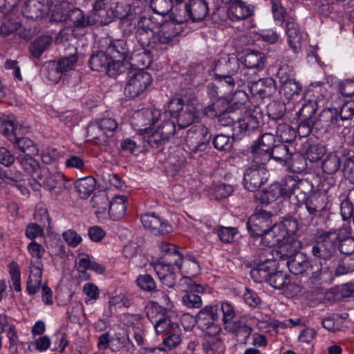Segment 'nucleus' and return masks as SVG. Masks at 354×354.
Here are the masks:
<instances>
[{"mask_svg": "<svg viewBox=\"0 0 354 354\" xmlns=\"http://www.w3.org/2000/svg\"><path fill=\"white\" fill-rule=\"evenodd\" d=\"M124 73H127L124 94L129 98L138 97L152 83L151 74L144 68L136 67V64L128 63Z\"/></svg>", "mask_w": 354, "mask_h": 354, "instance_id": "1", "label": "nucleus"}, {"mask_svg": "<svg viewBox=\"0 0 354 354\" xmlns=\"http://www.w3.org/2000/svg\"><path fill=\"white\" fill-rule=\"evenodd\" d=\"M90 68L93 71L104 72L110 77H116L126 71L128 63L113 61L107 51H97L91 55L88 60Z\"/></svg>", "mask_w": 354, "mask_h": 354, "instance_id": "2", "label": "nucleus"}, {"mask_svg": "<svg viewBox=\"0 0 354 354\" xmlns=\"http://www.w3.org/2000/svg\"><path fill=\"white\" fill-rule=\"evenodd\" d=\"M267 162L257 161L250 157V165L243 173V185L249 192H255L261 188L268 180Z\"/></svg>", "mask_w": 354, "mask_h": 354, "instance_id": "3", "label": "nucleus"}, {"mask_svg": "<svg viewBox=\"0 0 354 354\" xmlns=\"http://www.w3.org/2000/svg\"><path fill=\"white\" fill-rule=\"evenodd\" d=\"M285 197L292 203H303L313 189V184L306 179H296L291 176L284 178Z\"/></svg>", "mask_w": 354, "mask_h": 354, "instance_id": "4", "label": "nucleus"}, {"mask_svg": "<svg viewBox=\"0 0 354 354\" xmlns=\"http://www.w3.org/2000/svg\"><path fill=\"white\" fill-rule=\"evenodd\" d=\"M107 0H94L93 3L92 19L93 24L106 25L113 21L115 18H121L124 16L122 12V6L117 2L107 5Z\"/></svg>", "mask_w": 354, "mask_h": 354, "instance_id": "5", "label": "nucleus"}, {"mask_svg": "<svg viewBox=\"0 0 354 354\" xmlns=\"http://www.w3.org/2000/svg\"><path fill=\"white\" fill-rule=\"evenodd\" d=\"M212 135L204 125H196L189 129L186 135L185 142L192 152L204 151L209 142Z\"/></svg>", "mask_w": 354, "mask_h": 354, "instance_id": "6", "label": "nucleus"}, {"mask_svg": "<svg viewBox=\"0 0 354 354\" xmlns=\"http://www.w3.org/2000/svg\"><path fill=\"white\" fill-rule=\"evenodd\" d=\"M261 120L262 115L256 111L246 113L242 118H239L232 129L233 137L241 140L250 136L259 129Z\"/></svg>", "mask_w": 354, "mask_h": 354, "instance_id": "7", "label": "nucleus"}, {"mask_svg": "<svg viewBox=\"0 0 354 354\" xmlns=\"http://www.w3.org/2000/svg\"><path fill=\"white\" fill-rule=\"evenodd\" d=\"M339 115V111L335 108L323 109L315 120L317 136H322L335 128L339 127L342 124Z\"/></svg>", "mask_w": 354, "mask_h": 354, "instance_id": "8", "label": "nucleus"}, {"mask_svg": "<svg viewBox=\"0 0 354 354\" xmlns=\"http://www.w3.org/2000/svg\"><path fill=\"white\" fill-rule=\"evenodd\" d=\"M249 82L245 84L251 94L261 98L271 97L277 90L276 82L272 77L260 78L254 71L250 72Z\"/></svg>", "mask_w": 354, "mask_h": 354, "instance_id": "9", "label": "nucleus"}, {"mask_svg": "<svg viewBox=\"0 0 354 354\" xmlns=\"http://www.w3.org/2000/svg\"><path fill=\"white\" fill-rule=\"evenodd\" d=\"M275 136L272 133H263L250 147V156L257 161L269 162V153L275 146Z\"/></svg>", "mask_w": 354, "mask_h": 354, "instance_id": "10", "label": "nucleus"}, {"mask_svg": "<svg viewBox=\"0 0 354 354\" xmlns=\"http://www.w3.org/2000/svg\"><path fill=\"white\" fill-rule=\"evenodd\" d=\"M272 214L268 211L260 209L252 214L247 222V228L250 235L253 238L259 237V235L268 230L271 226Z\"/></svg>", "mask_w": 354, "mask_h": 354, "instance_id": "11", "label": "nucleus"}, {"mask_svg": "<svg viewBox=\"0 0 354 354\" xmlns=\"http://www.w3.org/2000/svg\"><path fill=\"white\" fill-rule=\"evenodd\" d=\"M250 72L252 71L243 68L239 59L234 55L221 57L215 63L214 74L240 75Z\"/></svg>", "mask_w": 354, "mask_h": 354, "instance_id": "12", "label": "nucleus"}, {"mask_svg": "<svg viewBox=\"0 0 354 354\" xmlns=\"http://www.w3.org/2000/svg\"><path fill=\"white\" fill-rule=\"evenodd\" d=\"M140 220L143 227L155 235H165L172 231V226L154 213L145 214L141 216Z\"/></svg>", "mask_w": 354, "mask_h": 354, "instance_id": "13", "label": "nucleus"}, {"mask_svg": "<svg viewBox=\"0 0 354 354\" xmlns=\"http://www.w3.org/2000/svg\"><path fill=\"white\" fill-rule=\"evenodd\" d=\"M182 23V19L166 21L162 23L154 39H157V42L160 44H169L183 32Z\"/></svg>", "mask_w": 354, "mask_h": 354, "instance_id": "14", "label": "nucleus"}, {"mask_svg": "<svg viewBox=\"0 0 354 354\" xmlns=\"http://www.w3.org/2000/svg\"><path fill=\"white\" fill-rule=\"evenodd\" d=\"M279 249L274 250L275 260L287 261L300 254L299 250L301 248V243L294 237L290 236L287 240L279 244Z\"/></svg>", "mask_w": 354, "mask_h": 354, "instance_id": "15", "label": "nucleus"}, {"mask_svg": "<svg viewBox=\"0 0 354 354\" xmlns=\"http://www.w3.org/2000/svg\"><path fill=\"white\" fill-rule=\"evenodd\" d=\"M21 135L10 136L16 156L37 155L39 152L37 145L29 138L21 136Z\"/></svg>", "mask_w": 354, "mask_h": 354, "instance_id": "16", "label": "nucleus"}, {"mask_svg": "<svg viewBox=\"0 0 354 354\" xmlns=\"http://www.w3.org/2000/svg\"><path fill=\"white\" fill-rule=\"evenodd\" d=\"M285 31L288 37V42L295 52L300 48L302 39V32L299 24L295 17H288L285 22Z\"/></svg>", "mask_w": 354, "mask_h": 354, "instance_id": "17", "label": "nucleus"}, {"mask_svg": "<svg viewBox=\"0 0 354 354\" xmlns=\"http://www.w3.org/2000/svg\"><path fill=\"white\" fill-rule=\"evenodd\" d=\"M303 203L305 204L306 210L317 216L326 207L327 195L326 191L318 189L315 192H312L308 196L307 200Z\"/></svg>", "mask_w": 354, "mask_h": 354, "instance_id": "18", "label": "nucleus"}, {"mask_svg": "<svg viewBox=\"0 0 354 354\" xmlns=\"http://www.w3.org/2000/svg\"><path fill=\"white\" fill-rule=\"evenodd\" d=\"M153 266L154 271L162 283L168 288H174L176 283L175 268L159 259Z\"/></svg>", "mask_w": 354, "mask_h": 354, "instance_id": "19", "label": "nucleus"}, {"mask_svg": "<svg viewBox=\"0 0 354 354\" xmlns=\"http://www.w3.org/2000/svg\"><path fill=\"white\" fill-rule=\"evenodd\" d=\"M267 283L276 289L286 287L288 290L292 289L295 294L300 291L299 286L290 283L288 274L282 270H270Z\"/></svg>", "mask_w": 354, "mask_h": 354, "instance_id": "20", "label": "nucleus"}, {"mask_svg": "<svg viewBox=\"0 0 354 354\" xmlns=\"http://www.w3.org/2000/svg\"><path fill=\"white\" fill-rule=\"evenodd\" d=\"M187 290L183 296V304L189 308H199L203 302L198 294L204 292V288L195 283H187Z\"/></svg>", "mask_w": 354, "mask_h": 354, "instance_id": "21", "label": "nucleus"}, {"mask_svg": "<svg viewBox=\"0 0 354 354\" xmlns=\"http://www.w3.org/2000/svg\"><path fill=\"white\" fill-rule=\"evenodd\" d=\"M43 264L40 261H32L30 274L26 283V290L29 295H33L40 288L42 277Z\"/></svg>", "mask_w": 354, "mask_h": 354, "instance_id": "22", "label": "nucleus"}, {"mask_svg": "<svg viewBox=\"0 0 354 354\" xmlns=\"http://www.w3.org/2000/svg\"><path fill=\"white\" fill-rule=\"evenodd\" d=\"M64 175L62 172H55L52 174L49 169L43 167L40 173L35 176V180L40 185L52 190L59 184H62L64 180Z\"/></svg>", "mask_w": 354, "mask_h": 354, "instance_id": "23", "label": "nucleus"}, {"mask_svg": "<svg viewBox=\"0 0 354 354\" xmlns=\"http://www.w3.org/2000/svg\"><path fill=\"white\" fill-rule=\"evenodd\" d=\"M250 76L249 73H243L240 75L214 74L215 80L218 81L219 86L225 85L231 91L245 86L247 82H249L250 80L251 81Z\"/></svg>", "mask_w": 354, "mask_h": 354, "instance_id": "24", "label": "nucleus"}, {"mask_svg": "<svg viewBox=\"0 0 354 354\" xmlns=\"http://www.w3.org/2000/svg\"><path fill=\"white\" fill-rule=\"evenodd\" d=\"M218 306H206L196 316V322L201 330H206L218 319Z\"/></svg>", "mask_w": 354, "mask_h": 354, "instance_id": "25", "label": "nucleus"}, {"mask_svg": "<svg viewBox=\"0 0 354 354\" xmlns=\"http://www.w3.org/2000/svg\"><path fill=\"white\" fill-rule=\"evenodd\" d=\"M224 328L234 334L237 341L241 343H246L252 330V328L247 324L243 318L227 323V325L224 326Z\"/></svg>", "mask_w": 354, "mask_h": 354, "instance_id": "26", "label": "nucleus"}, {"mask_svg": "<svg viewBox=\"0 0 354 354\" xmlns=\"http://www.w3.org/2000/svg\"><path fill=\"white\" fill-rule=\"evenodd\" d=\"M186 12L193 22L201 21L209 12L208 3L206 0H190Z\"/></svg>", "mask_w": 354, "mask_h": 354, "instance_id": "27", "label": "nucleus"}, {"mask_svg": "<svg viewBox=\"0 0 354 354\" xmlns=\"http://www.w3.org/2000/svg\"><path fill=\"white\" fill-rule=\"evenodd\" d=\"M106 50L113 61H118L120 63H129L125 61L129 53V50L125 40L115 39L111 41Z\"/></svg>", "mask_w": 354, "mask_h": 354, "instance_id": "28", "label": "nucleus"}, {"mask_svg": "<svg viewBox=\"0 0 354 354\" xmlns=\"http://www.w3.org/2000/svg\"><path fill=\"white\" fill-rule=\"evenodd\" d=\"M280 93L288 102H298L304 97L302 86L295 80L281 84Z\"/></svg>", "mask_w": 354, "mask_h": 354, "instance_id": "29", "label": "nucleus"}, {"mask_svg": "<svg viewBox=\"0 0 354 354\" xmlns=\"http://www.w3.org/2000/svg\"><path fill=\"white\" fill-rule=\"evenodd\" d=\"M68 24H72L76 28H84L93 24L94 20L91 16H86L79 8H73L68 11L64 19Z\"/></svg>", "mask_w": 354, "mask_h": 354, "instance_id": "30", "label": "nucleus"}, {"mask_svg": "<svg viewBox=\"0 0 354 354\" xmlns=\"http://www.w3.org/2000/svg\"><path fill=\"white\" fill-rule=\"evenodd\" d=\"M345 232L346 228H333L323 231L317 237L337 254V248H339L342 236Z\"/></svg>", "mask_w": 354, "mask_h": 354, "instance_id": "31", "label": "nucleus"}, {"mask_svg": "<svg viewBox=\"0 0 354 354\" xmlns=\"http://www.w3.org/2000/svg\"><path fill=\"white\" fill-rule=\"evenodd\" d=\"M155 36L153 32L136 29V38L145 50L143 55H139V57H141L140 61L142 62V57L145 56L146 52L149 53L151 50L158 49V42L157 39H154Z\"/></svg>", "mask_w": 354, "mask_h": 354, "instance_id": "32", "label": "nucleus"}, {"mask_svg": "<svg viewBox=\"0 0 354 354\" xmlns=\"http://www.w3.org/2000/svg\"><path fill=\"white\" fill-rule=\"evenodd\" d=\"M252 15V10L245 2L234 0L227 10V15L231 21L243 20Z\"/></svg>", "mask_w": 354, "mask_h": 354, "instance_id": "33", "label": "nucleus"}, {"mask_svg": "<svg viewBox=\"0 0 354 354\" xmlns=\"http://www.w3.org/2000/svg\"><path fill=\"white\" fill-rule=\"evenodd\" d=\"M46 5L39 0H27L22 9V13L27 19L37 20L44 16Z\"/></svg>", "mask_w": 354, "mask_h": 354, "instance_id": "34", "label": "nucleus"}, {"mask_svg": "<svg viewBox=\"0 0 354 354\" xmlns=\"http://www.w3.org/2000/svg\"><path fill=\"white\" fill-rule=\"evenodd\" d=\"M23 125L18 127L15 124V118L12 115L0 117V133L10 141L11 135L20 136L23 134Z\"/></svg>", "mask_w": 354, "mask_h": 354, "instance_id": "35", "label": "nucleus"}, {"mask_svg": "<svg viewBox=\"0 0 354 354\" xmlns=\"http://www.w3.org/2000/svg\"><path fill=\"white\" fill-rule=\"evenodd\" d=\"M266 56L263 53L257 50L248 51L244 57L243 68H247L252 71L253 69H262L266 65Z\"/></svg>", "mask_w": 354, "mask_h": 354, "instance_id": "36", "label": "nucleus"}, {"mask_svg": "<svg viewBox=\"0 0 354 354\" xmlns=\"http://www.w3.org/2000/svg\"><path fill=\"white\" fill-rule=\"evenodd\" d=\"M127 197L126 196H117L114 197L109 204V213L114 220L122 218L127 211Z\"/></svg>", "mask_w": 354, "mask_h": 354, "instance_id": "37", "label": "nucleus"}, {"mask_svg": "<svg viewBox=\"0 0 354 354\" xmlns=\"http://www.w3.org/2000/svg\"><path fill=\"white\" fill-rule=\"evenodd\" d=\"M311 263L306 257L301 253L295 256V258L288 259L286 262V265L291 273L297 275L306 274Z\"/></svg>", "mask_w": 354, "mask_h": 354, "instance_id": "38", "label": "nucleus"}, {"mask_svg": "<svg viewBox=\"0 0 354 354\" xmlns=\"http://www.w3.org/2000/svg\"><path fill=\"white\" fill-rule=\"evenodd\" d=\"M34 155L28 156H17L16 160L21 165V168L27 173L30 174L35 179V176L38 175L41 169H43L40 166L39 162L33 158Z\"/></svg>", "mask_w": 354, "mask_h": 354, "instance_id": "39", "label": "nucleus"}, {"mask_svg": "<svg viewBox=\"0 0 354 354\" xmlns=\"http://www.w3.org/2000/svg\"><path fill=\"white\" fill-rule=\"evenodd\" d=\"M180 264L182 266L178 267L179 271L181 273L189 274L188 277H185L184 279L185 281L189 280V283H192L190 277H195L199 272L198 263L195 260L192 255L187 254L183 257Z\"/></svg>", "mask_w": 354, "mask_h": 354, "instance_id": "40", "label": "nucleus"}, {"mask_svg": "<svg viewBox=\"0 0 354 354\" xmlns=\"http://www.w3.org/2000/svg\"><path fill=\"white\" fill-rule=\"evenodd\" d=\"M284 178L281 183H273L263 193L261 201L263 203L269 204L275 201L279 196L285 197Z\"/></svg>", "mask_w": 354, "mask_h": 354, "instance_id": "41", "label": "nucleus"}, {"mask_svg": "<svg viewBox=\"0 0 354 354\" xmlns=\"http://www.w3.org/2000/svg\"><path fill=\"white\" fill-rule=\"evenodd\" d=\"M292 151L290 147L284 143L275 145L269 153V160L272 158L278 162L286 165L291 157Z\"/></svg>", "mask_w": 354, "mask_h": 354, "instance_id": "42", "label": "nucleus"}, {"mask_svg": "<svg viewBox=\"0 0 354 354\" xmlns=\"http://www.w3.org/2000/svg\"><path fill=\"white\" fill-rule=\"evenodd\" d=\"M96 182L95 178L87 176L80 178L75 182V189L80 198H88L95 190Z\"/></svg>", "mask_w": 354, "mask_h": 354, "instance_id": "43", "label": "nucleus"}, {"mask_svg": "<svg viewBox=\"0 0 354 354\" xmlns=\"http://www.w3.org/2000/svg\"><path fill=\"white\" fill-rule=\"evenodd\" d=\"M311 252L315 257L325 261L330 260L336 255L334 250L326 246L318 237L312 245Z\"/></svg>", "mask_w": 354, "mask_h": 354, "instance_id": "44", "label": "nucleus"}, {"mask_svg": "<svg viewBox=\"0 0 354 354\" xmlns=\"http://www.w3.org/2000/svg\"><path fill=\"white\" fill-rule=\"evenodd\" d=\"M4 182L8 185L17 187L24 195L29 192L28 189L25 187L23 174L19 171L6 172L4 174Z\"/></svg>", "mask_w": 354, "mask_h": 354, "instance_id": "45", "label": "nucleus"}, {"mask_svg": "<svg viewBox=\"0 0 354 354\" xmlns=\"http://www.w3.org/2000/svg\"><path fill=\"white\" fill-rule=\"evenodd\" d=\"M51 42L50 37L44 35L38 37L30 44L28 48L30 54L35 58L40 57Z\"/></svg>", "mask_w": 354, "mask_h": 354, "instance_id": "46", "label": "nucleus"}, {"mask_svg": "<svg viewBox=\"0 0 354 354\" xmlns=\"http://www.w3.org/2000/svg\"><path fill=\"white\" fill-rule=\"evenodd\" d=\"M195 118V109L189 104H186L185 108L176 117L179 129H184L191 125Z\"/></svg>", "mask_w": 354, "mask_h": 354, "instance_id": "47", "label": "nucleus"}, {"mask_svg": "<svg viewBox=\"0 0 354 354\" xmlns=\"http://www.w3.org/2000/svg\"><path fill=\"white\" fill-rule=\"evenodd\" d=\"M87 137L95 145H105L108 137L97 122L91 123L87 128Z\"/></svg>", "mask_w": 354, "mask_h": 354, "instance_id": "48", "label": "nucleus"}, {"mask_svg": "<svg viewBox=\"0 0 354 354\" xmlns=\"http://www.w3.org/2000/svg\"><path fill=\"white\" fill-rule=\"evenodd\" d=\"M324 272L321 263H311L306 274L307 282L313 286L321 284Z\"/></svg>", "mask_w": 354, "mask_h": 354, "instance_id": "49", "label": "nucleus"}, {"mask_svg": "<svg viewBox=\"0 0 354 354\" xmlns=\"http://www.w3.org/2000/svg\"><path fill=\"white\" fill-rule=\"evenodd\" d=\"M153 327L158 335L162 333L167 334L172 331L179 330L178 323L172 322L167 315L162 318L160 317L158 319V320L153 324Z\"/></svg>", "mask_w": 354, "mask_h": 354, "instance_id": "50", "label": "nucleus"}, {"mask_svg": "<svg viewBox=\"0 0 354 354\" xmlns=\"http://www.w3.org/2000/svg\"><path fill=\"white\" fill-rule=\"evenodd\" d=\"M304 155L300 153L292 151L289 161L286 165L295 173H301L307 169V160Z\"/></svg>", "mask_w": 354, "mask_h": 354, "instance_id": "51", "label": "nucleus"}, {"mask_svg": "<svg viewBox=\"0 0 354 354\" xmlns=\"http://www.w3.org/2000/svg\"><path fill=\"white\" fill-rule=\"evenodd\" d=\"M341 166L339 157L335 153H329L322 162L323 171L328 174H333L339 170Z\"/></svg>", "mask_w": 354, "mask_h": 354, "instance_id": "52", "label": "nucleus"}, {"mask_svg": "<svg viewBox=\"0 0 354 354\" xmlns=\"http://www.w3.org/2000/svg\"><path fill=\"white\" fill-rule=\"evenodd\" d=\"M41 75L48 84L57 83L62 76V73L54 63L44 66L41 69Z\"/></svg>", "mask_w": 354, "mask_h": 354, "instance_id": "53", "label": "nucleus"}, {"mask_svg": "<svg viewBox=\"0 0 354 354\" xmlns=\"http://www.w3.org/2000/svg\"><path fill=\"white\" fill-rule=\"evenodd\" d=\"M286 111V104L283 102L273 101L267 106V114L272 120H281Z\"/></svg>", "mask_w": 354, "mask_h": 354, "instance_id": "54", "label": "nucleus"}, {"mask_svg": "<svg viewBox=\"0 0 354 354\" xmlns=\"http://www.w3.org/2000/svg\"><path fill=\"white\" fill-rule=\"evenodd\" d=\"M316 111V104L313 102H308L303 104L302 107L297 112L296 115L297 120L314 121L317 118Z\"/></svg>", "mask_w": 354, "mask_h": 354, "instance_id": "55", "label": "nucleus"}, {"mask_svg": "<svg viewBox=\"0 0 354 354\" xmlns=\"http://www.w3.org/2000/svg\"><path fill=\"white\" fill-rule=\"evenodd\" d=\"M287 222L288 221L271 225L275 238L276 245H279L287 240L291 236V234L294 232V230H288L286 225Z\"/></svg>", "mask_w": 354, "mask_h": 354, "instance_id": "56", "label": "nucleus"}, {"mask_svg": "<svg viewBox=\"0 0 354 354\" xmlns=\"http://www.w3.org/2000/svg\"><path fill=\"white\" fill-rule=\"evenodd\" d=\"M277 133L282 143L292 142L297 136L296 130L287 124H279L277 127Z\"/></svg>", "mask_w": 354, "mask_h": 354, "instance_id": "57", "label": "nucleus"}, {"mask_svg": "<svg viewBox=\"0 0 354 354\" xmlns=\"http://www.w3.org/2000/svg\"><path fill=\"white\" fill-rule=\"evenodd\" d=\"M272 270H273V268H271V266L268 265H256V266L250 270V276L255 282L261 283L263 281L268 282L270 271Z\"/></svg>", "mask_w": 354, "mask_h": 354, "instance_id": "58", "label": "nucleus"}, {"mask_svg": "<svg viewBox=\"0 0 354 354\" xmlns=\"http://www.w3.org/2000/svg\"><path fill=\"white\" fill-rule=\"evenodd\" d=\"M171 250H173L170 253L162 254L159 260L174 268L176 266L178 268L182 266L180 262L184 256L178 251L177 247H171Z\"/></svg>", "mask_w": 354, "mask_h": 354, "instance_id": "59", "label": "nucleus"}, {"mask_svg": "<svg viewBox=\"0 0 354 354\" xmlns=\"http://www.w3.org/2000/svg\"><path fill=\"white\" fill-rule=\"evenodd\" d=\"M186 104H184L182 98L174 97L171 99L165 106V111L164 115L165 118L169 114L171 117L176 118Z\"/></svg>", "mask_w": 354, "mask_h": 354, "instance_id": "60", "label": "nucleus"}, {"mask_svg": "<svg viewBox=\"0 0 354 354\" xmlns=\"http://www.w3.org/2000/svg\"><path fill=\"white\" fill-rule=\"evenodd\" d=\"M272 13L275 21L282 24L286 21L288 17H292L286 12V8L278 0H272Z\"/></svg>", "mask_w": 354, "mask_h": 354, "instance_id": "61", "label": "nucleus"}, {"mask_svg": "<svg viewBox=\"0 0 354 354\" xmlns=\"http://www.w3.org/2000/svg\"><path fill=\"white\" fill-rule=\"evenodd\" d=\"M90 203L93 208L97 209L96 213L102 214L105 212L109 207V200L106 194L99 193L94 194Z\"/></svg>", "mask_w": 354, "mask_h": 354, "instance_id": "62", "label": "nucleus"}, {"mask_svg": "<svg viewBox=\"0 0 354 354\" xmlns=\"http://www.w3.org/2000/svg\"><path fill=\"white\" fill-rule=\"evenodd\" d=\"M234 138L233 136L231 138L224 134H219L214 137L213 145L219 151H230L233 145Z\"/></svg>", "mask_w": 354, "mask_h": 354, "instance_id": "63", "label": "nucleus"}, {"mask_svg": "<svg viewBox=\"0 0 354 354\" xmlns=\"http://www.w3.org/2000/svg\"><path fill=\"white\" fill-rule=\"evenodd\" d=\"M326 152L324 145L321 144H314L309 146L306 151V158L310 162H317L320 160Z\"/></svg>", "mask_w": 354, "mask_h": 354, "instance_id": "64", "label": "nucleus"}]
</instances>
